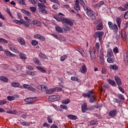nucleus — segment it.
<instances>
[{
    "instance_id": "1",
    "label": "nucleus",
    "mask_w": 128,
    "mask_h": 128,
    "mask_svg": "<svg viewBox=\"0 0 128 128\" xmlns=\"http://www.w3.org/2000/svg\"><path fill=\"white\" fill-rule=\"evenodd\" d=\"M64 14L62 13H58V16L54 17V18L57 20V22H62V24L64 26H74V22L72 20H70L68 18H64Z\"/></svg>"
},
{
    "instance_id": "2",
    "label": "nucleus",
    "mask_w": 128,
    "mask_h": 128,
    "mask_svg": "<svg viewBox=\"0 0 128 128\" xmlns=\"http://www.w3.org/2000/svg\"><path fill=\"white\" fill-rule=\"evenodd\" d=\"M84 10L86 12V14L92 18L93 20H96V15H94V11L90 8V7H85L84 8Z\"/></svg>"
},
{
    "instance_id": "3",
    "label": "nucleus",
    "mask_w": 128,
    "mask_h": 128,
    "mask_svg": "<svg viewBox=\"0 0 128 128\" xmlns=\"http://www.w3.org/2000/svg\"><path fill=\"white\" fill-rule=\"evenodd\" d=\"M46 4L38 2V6L41 12L43 14H48V12L46 8V6L44 5Z\"/></svg>"
},
{
    "instance_id": "4",
    "label": "nucleus",
    "mask_w": 128,
    "mask_h": 128,
    "mask_svg": "<svg viewBox=\"0 0 128 128\" xmlns=\"http://www.w3.org/2000/svg\"><path fill=\"white\" fill-rule=\"evenodd\" d=\"M104 32L98 31L94 34L93 36L95 40L98 38L99 42H102V36H104Z\"/></svg>"
},
{
    "instance_id": "5",
    "label": "nucleus",
    "mask_w": 128,
    "mask_h": 128,
    "mask_svg": "<svg viewBox=\"0 0 128 128\" xmlns=\"http://www.w3.org/2000/svg\"><path fill=\"white\" fill-rule=\"evenodd\" d=\"M108 26L110 30H114L115 34H116V32H118V25H116V24H114V23L112 22H108Z\"/></svg>"
},
{
    "instance_id": "6",
    "label": "nucleus",
    "mask_w": 128,
    "mask_h": 128,
    "mask_svg": "<svg viewBox=\"0 0 128 128\" xmlns=\"http://www.w3.org/2000/svg\"><path fill=\"white\" fill-rule=\"evenodd\" d=\"M26 88L28 90H32V92H36V88H32L30 85H28V84H23V86H21L20 87V88Z\"/></svg>"
},
{
    "instance_id": "7",
    "label": "nucleus",
    "mask_w": 128,
    "mask_h": 128,
    "mask_svg": "<svg viewBox=\"0 0 128 128\" xmlns=\"http://www.w3.org/2000/svg\"><path fill=\"white\" fill-rule=\"evenodd\" d=\"M60 100V95H54L48 98L49 102H56V100Z\"/></svg>"
},
{
    "instance_id": "8",
    "label": "nucleus",
    "mask_w": 128,
    "mask_h": 128,
    "mask_svg": "<svg viewBox=\"0 0 128 128\" xmlns=\"http://www.w3.org/2000/svg\"><path fill=\"white\" fill-rule=\"evenodd\" d=\"M90 54L92 60L93 62H94V60H96V52H94V48H92V46H90Z\"/></svg>"
},
{
    "instance_id": "9",
    "label": "nucleus",
    "mask_w": 128,
    "mask_h": 128,
    "mask_svg": "<svg viewBox=\"0 0 128 128\" xmlns=\"http://www.w3.org/2000/svg\"><path fill=\"white\" fill-rule=\"evenodd\" d=\"M38 100L36 97L27 98L25 100L26 102H27L28 104H32L34 102H36Z\"/></svg>"
},
{
    "instance_id": "10",
    "label": "nucleus",
    "mask_w": 128,
    "mask_h": 128,
    "mask_svg": "<svg viewBox=\"0 0 128 128\" xmlns=\"http://www.w3.org/2000/svg\"><path fill=\"white\" fill-rule=\"evenodd\" d=\"M88 94L83 93L82 94V96H83V98H89L92 96V94H94V92H92V90H88Z\"/></svg>"
},
{
    "instance_id": "11",
    "label": "nucleus",
    "mask_w": 128,
    "mask_h": 128,
    "mask_svg": "<svg viewBox=\"0 0 128 128\" xmlns=\"http://www.w3.org/2000/svg\"><path fill=\"white\" fill-rule=\"evenodd\" d=\"M75 2L76 4L74 6V8L76 10V12L80 10V0H76Z\"/></svg>"
},
{
    "instance_id": "12",
    "label": "nucleus",
    "mask_w": 128,
    "mask_h": 128,
    "mask_svg": "<svg viewBox=\"0 0 128 128\" xmlns=\"http://www.w3.org/2000/svg\"><path fill=\"white\" fill-rule=\"evenodd\" d=\"M104 4V1H100L98 4H94V8H100Z\"/></svg>"
},
{
    "instance_id": "13",
    "label": "nucleus",
    "mask_w": 128,
    "mask_h": 128,
    "mask_svg": "<svg viewBox=\"0 0 128 128\" xmlns=\"http://www.w3.org/2000/svg\"><path fill=\"white\" fill-rule=\"evenodd\" d=\"M108 116L110 118H114L116 116V110H111L108 113Z\"/></svg>"
},
{
    "instance_id": "14",
    "label": "nucleus",
    "mask_w": 128,
    "mask_h": 128,
    "mask_svg": "<svg viewBox=\"0 0 128 128\" xmlns=\"http://www.w3.org/2000/svg\"><path fill=\"white\" fill-rule=\"evenodd\" d=\"M124 62L126 66L128 65V52H124Z\"/></svg>"
},
{
    "instance_id": "15",
    "label": "nucleus",
    "mask_w": 128,
    "mask_h": 128,
    "mask_svg": "<svg viewBox=\"0 0 128 128\" xmlns=\"http://www.w3.org/2000/svg\"><path fill=\"white\" fill-rule=\"evenodd\" d=\"M88 98H90L89 102L90 104H94V102L96 100V96H94V94H92V96Z\"/></svg>"
},
{
    "instance_id": "16",
    "label": "nucleus",
    "mask_w": 128,
    "mask_h": 128,
    "mask_svg": "<svg viewBox=\"0 0 128 128\" xmlns=\"http://www.w3.org/2000/svg\"><path fill=\"white\" fill-rule=\"evenodd\" d=\"M114 80L118 86H122V80L118 76H114Z\"/></svg>"
},
{
    "instance_id": "17",
    "label": "nucleus",
    "mask_w": 128,
    "mask_h": 128,
    "mask_svg": "<svg viewBox=\"0 0 128 128\" xmlns=\"http://www.w3.org/2000/svg\"><path fill=\"white\" fill-rule=\"evenodd\" d=\"M116 22L118 26V28H120V26L122 24V18L118 17L116 18Z\"/></svg>"
},
{
    "instance_id": "18",
    "label": "nucleus",
    "mask_w": 128,
    "mask_h": 128,
    "mask_svg": "<svg viewBox=\"0 0 128 128\" xmlns=\"http://www.w3.org/2000/svg\"><path fill=\"white\" fill-rule=\"evenodd\" d=\"M104 28V25L102 22H100L96 27V30H102Z\"/></svg>"
},
{
    "instance_id": "19",
    "label": "nucleus",
    "mask_w": 128,
    "mask_h": 128,
    "mask_svg": "<svg viewBox=\"0 0 128 128\" xmlns=\"http://www.w3.org/2000/svg\"><path fill=\"white\" fill-rule=\"evenodd\" d=\"M82 112H84L86 110H88V104L84 103L82 106Z\"/></svg>"
},
{
    "instance_id": "20",
    "label": "nucleus",
    "mask_w": 128,
    "mask_h": 128,
    "mask_svg": "<svg viewBox=\"0 0 128 128\" xmlns=\"http://www.w3.org/2000/svg\"><path fill=\"white\" fill-rule=\"evenodd\" d=\"M80 72L82 74H86V65H83L82 66L81 68H80Z\"/></svg>"
},
{
    "instance_id": "21",
    "label": "nucleus",
    "mask_w": 128,
    "mask_h": 128,
    "mask_svg": "<svg viewBox=\"0 0 128 128\" xmlns=\"http://www.w3.org/2000/svg\"><path fill=\"white\" fill-rule=\"evenodd\" d=\"M56 92V88H51L48 89L46 91V93L47 94H54V92Z\"/></svg>"
},
{
    "instance_id": "22",
    "label": "nucleus",
    "mask_w": 128,
    "mask_h": 128,
    "mask_svg": "<svg viewBox=\"0 0 128 128\" xmlns=\"http://www.w3.org/2000/svg\"><path fill=\"white\" fill-rule=\"evenodd\" d=\"M107 81L108 82L109 84H110V86H116V82L114 80L108 79Z\"/></svg>"
},
{
    "instance_id": "23",
    "label": "nucleus",
    "mask_w": 128,
    "mask_h": 128,
    "mask_svg": "<svg viewBox=\"0 0 128 128\" xmlns=\"http://www.w3.org/2000/svg\"><path fill=\"white\" fill-rule=\"evenodd\" d=\"M6 112L7 114H18V112L15 110H7Z\"/></svg>"
},
{
    "instance_id": "24",
    "label": "nucleus",
    "mask_w": 128,
    "mask_h": 128,
    "mask_svg": "<svg viewBox=\"0 0 128 128\" xmlns=\"http://www.w3.org/2000/svg\"><path fill=\"white\" fill-rule=\"evenodd\" d=\"M36 68L38 70L41 72H43L44 74V72H46V70L42 66H36Z\"/></svg>"
},
{
    "instance_id": "25",
    "label": "nucleus",
    "mask_w": 128,
    "mask_h": 128,
    "mask_svg": "<svg viewBox=\"0 0 128 128\" xmlns=\"http://www.w3.org/2000/svg\"><path fill=\"white\" fill-rule=\"evenodd\" d=\"M21 12L23 14H26V16H32V14H30V12H28L24 9L22 10Z\"/></svg>"
},
{
    "instance_id": "26",
    "label": "nucleus",
    "mask_w": 128,
    "mask_h": 128,
    "mask_svg": "<svg viewBox=\"0 0 128 128\" xmlns=\"http://www.w3.org/2000/svg\"><path fill=\"white\" fill-rule=\"evenodd\" d=\"M79 4H80V6H82L84 10L85 8H90V6H86V3L83 0H80Z\"/></svg>"
},
{
    "instance_id": "27",
    "label": "nucleus",
    "mask_w": 128,
    "mask_h": 128,
    "mask_svg": "<svg viewBox=\"0 0 128 128\" xmlns=\"http://www.w3.org/2000/svg\"><path fill=\"white\" fill-rule=\"evenodd\" d=\"M18 42L22 46H24L26 44V41L22 38H20L18 39Z\"/></svg>"
},
{
    "instance_id": "28",
    "label": "nucleus",
    "mask_w": 128,
    "mask_h": 128,
    "mask_svg": "<svg viewBox=\"0 0 128 128\" xmlns=\"http://www.w3.org/2000/svg\"><path fill=\"white\" fill-rule=\"evenodd\" d=\"M112 50V49H108L107 53V58H112L113 55Z\"/></svg>"
},
{
    "instance_id": "29",
    "label": "nucleus",
    "mask_w": 128,
    "mask_h": 128,
    "mask_svg": "<svg viewBox=\"0 0 128 128\" xmlns=\"http://www.w3.org/2000/svg\"><path fill=\"white\" fill-rule=\"evenodd\" d=\"M33 62H34L35 64H37L38 66H40L42 63H40V61L38 58H34Z\"/></svg>"
},
{
    "instance_id": "30",
    "label": "nucleus",
    "mask_w": 128,
    "mask_h": 128,
    "mask_svg": "<svg viewBox=\"0 0 128 128\" xmlns=\"http://www.w3.org/2000/svg\"><path fill=\"white\" fill-rule=\"evenodd\" d=\"M110 68L111 70H118V66H117L116 64H110Z\"/></svg>"
},
{
    "instance_id": "31",
    "label": "nucleus",
    "mask_w": 128,
    "mask_h": 128,
    "mask_svg": "<svg viewBox=\"0 0 128 128\" xmlns=\"http://www.w3.org/2000/svg\"><path fill=\"white\" fill-rule=\"evenodd\" d=\"M107 62L109 64H114V58L112 57H108Z\"/></svg>"
},
{
    "instance_id": "32",
    "label": "nucleus",
    "mask_w": 128,
    "mask_h": 128,
    "mask_svg": "<svg viewBox=\"0 0 128 128\" xmlns=\"http://www.w3.org/2000/svg\"><path fill=\"white\" fill-rule=\"evenodd\" d=\"M55 28H56V32H57L62 34L64 32V30H62V28H60V26H56Z\"/></svg>"
},
{
    "instance_id": "33",
    "label": "nucleus",
    "mask_w": 128,
    "mask_h": 128,
    "mask_svg": "<svg viewBox=\"0 0 128 128\" xmlns=\"http://www.w3.org/2000/svg\"><path fill=\"white\" fill-rule=\"evenodd\" d=\"M70 80H73L74 82H80V79L76 76H71Z\"/></svg>"
},
{
    "instance_id": "34",
    "label": "nucleus",
    "mask_w": 128,
    "mask_h": 128,
    "mask_svg": "<svg viewBox=\"0 0 128 128\" xmlns=\"http://www.w3.org/2000/svg\"><path fill=\"white\" fill-rule=\"evenodd\" d=\"M0 80L4 82H8V78L4 76H0Z\"/></svg>"
},
{
    "instance_id": "35",
    "label": "nucleus",
    "mask_w": 128,
    "mask_h": 128,
    "mask_svg": "<svg viewBox=\"0 0 128 128\" xmlns=\"http://www.w3.org/2000/svg\"><path fill=\"white\" fill-rule=\"evenodd\" d=\"M30 20H28V21H25L24 22V26H26V28H29L30 26Z\"/></svg>"
},
{
    "instance_id": "36",
    "label": "nucleus",
    "mask_w": 128,
    "mask_h": 128,
    "mask_svg": "<svg viewBox=\"0 0 128 128\" xmlns=\"http://www.w3.org/2000/svg\"><path fill=\"white\" fill-rule=\"evenodd\" d=\"M32 23L34 24H36L38 26H42V23H40V21L37 20H34L32 21Z\"/></svg>"
},
{
    "instance_id": "37",
    "label": "nucleus",
    "mask_w": 128,
    "mask_h": 128,
    "mask_svg": "<svg viewBox=\"0 0 128 128\" xmlns=\"http://www.w3.org/2000/svg\"><path fill=\"white\" fill-rule=\"evenodd\" d=\"M68 118H70V120H76V118H78L76 116L72 114H68Z\"/></svg>"
},
{
    "instance_id": "38",
    "label": "nucleus",
    "mask_w": 128,
    "mask_h": 128,
    "mask_svg": "<svg viewBox=\"0 0 128 128\" xmlns=\"http://www.w3.org/2000/svg\"><path fill=\"white\" fill-rule=\"evenodd\" d=\"M38 56L42 58V60H46V55L44 54L43 53H40L38 54Z\"/></svg>"
},
{
    "instance_id": "39",
    "label": "nucleus",
    "mask_w": 128,
    "mask_h": 128,
    "mask_svg": "<svg viewBox=\"0 0 128 128\" xmlns=\"http://www.w3.org/2000/svg\"><path fill=\"white\" fill-rule=\"evenodd\" d=\"M20 84V83L16 82H12L11 86H14V88H18Z\"/></svg>"
},
{
    "instance_id": "40",
    "label": "nucleus",
    "mask_w": 128,
    "mask_h": 128,
    "mask_svg": "<svg viewBox=\"0 0 128 128\" xmlns=\"http://www.w3.org/2000/svg\"><path fill=\"white\" fill-rule=\"evenodd\" d=\"M70 102V100L66 99L65 100H62V104H68Z\"/></svg>"
},
{
    "instance_id": "41",
    "label": "nucleus",
    "mask_w": 128,
    "mask_h": 128,
    "mask_svg": "<svg viewBox=\"0 0 128 128\" xmlns=\"http://www.w3.org/2000/svg\"><path fill=\"white\" fill-rule=\"evenodd\" d=\"M95 48L97 52H100V43L98 42H96L95 44Z\"/></svg>"
},
{
    "instance_id": "42",
    "label": "nucleus",
    "mask_w": 128,
    "mask_h": 128,
    "mask_svg": "<svg viewBox=\"0 0 128 128\" xmlns=\"http://www.w3.org/2000/svg\"><path fill=\"white\" fill-rule=\"evenodd\" d=\"M20 124L21 126H30V123H28V122H21L20 123Z\"/></svg>"
},
{
    "instance_id": "43",
    "label": "nucleus",
    "mask_w": 128,
    "mask_h": 128,
    "mask_svg": "<svg viewBox=\"0 0 128 128\" xmlns=\"http://www.w3.org/2000/svg\"><path fill=\"white\" fill-rule=\"evenodd\" d=\"M124 28L125 32H128V22H126V24H124Z\"/></svg>"
},
{
    "instance_id": "44",
    "label": "nucleus",
    "mask_w": 128,
    "mask_h": 128,
    "mask_svg": "<svg viewBox=\"0 0 128 128\" xmlns=\"http://www.w3.org/2000/svg\"><path fill=\"white\" fill-rule=\"evenodd\" d=\"M17 2L19 4H21L22 6H26V1L24 0H17Z\"/></svg>"
},
{
    "instance_id": "45",
    "label": "nucleus",
    "mask_w": 128,
    "mask_h": 128,
    "mask_svg": "<svg viewBox=\"0 0 128 128\" xmlns=\"http://www.w3.org/2000/svg\"><path fill=\"white\" fill-rule=\"evenodd\" d=\"M19 56L21 60H26V54H20L19 55Z\"/></svg>"
},
{
    "instance_id": "46",
    "label": "nucleus",
    "mask_w": 128,
    "mask_h": 128,
    "mask_svg": "<svg viewBox=\"0 0 128 128\" xmlns=\"http://www.w3.org/2000/svg\"><path fill=\"white\" fill-rule=\"evenodd\" d=\"M7 100L10 102H12V100H16V98L14 96H8Z\"/></svg>"
},
{
    "instance_id": "47",
    "label": "nucleus",
    "mask_w": 128,
    "mask_h": 128,
    "mask_svg": "<svg viewBox=\"0 0 128 128\" xmlns=\"http://www.w3.org/2000/svg\"><path fill=\"white\" fill-rule=\"evenodd\" d=\"M67 58V56H62L60 58V60H61V62H64V60H66Z\"/></svg>"
},
{
    "instance_id": "48",
    "label": "nucleus",
    "mask_w": 128,
    "mask_h": 128,
    "mask_svg": "<svg viewBox=\"0 0 128 128\" xmlns=\"http://www.w3.org/2000/svg\"><path fill=\"white\" fill-rule=\"evenodd\" d=\"M51 2H53L54 4H56L58 6H60V1L58 0H49Z\"/></svg>"
},
{
    "instance_id": "49",
    "label": "nucleus",
    "mask_w": 128,
    "mask_h": 128,
    "mask_svg": "<svg viewBox=\"0 0 128 128\" xmlns=\"http://www.w3.org/2000/svg\"><path fill=\"white\" fill-rule=\"evenodd\" d=\"M0 44H8V40L4 38H0Z\"/></svg>"
},
{
    "instance_id": "50",
    "label": "nucleus",
    "mask_w": 128,
    "mask_h": 128,
    "mask_svg": "<svg viewBox=\"0 0 128 128\" xmlns=\"http://www.w3.org/2000/svg\"><path fill=\"white\" fill-rule=\"evenodd\" d=\"M47 88L48 87L46 86L42 85V88H41V90H42V92H46Z\"/></svg>"
},
{
    "instance_id": "51",
    "label": "nucleus",
    "mask_w": 128,
    "mask_h": 128,
    "mask_svg": "<svg viewBox=\"0 0 128 128\" xmlns=\"http://www.w3.org/2000/svg\"><path fill=\"white\" fill-rule=\"evenodd\" d=\"M32 46H36L38 44V41L36 40H32Z\"/></svg>"
},
{
    "instance_id": "52",
    "label": "nucleus",
    "mask_w": 128,
    "mask_h": 128,
    "mask_svg": "<svg viewBox=\"0 0 128 128\" xmlns=\"http://www.w3.org/2000/svg\"><path fill=\"white\" fill-rule=\"evenodd\" d=\"M30 10L32 12H36V7H30Z\"/></svg>"
},
{
    "instance_id": "53",
    "label": "nucleus",
    "mask_w": 128,
    "mask_h": 128,
    "mask_svg": "<svg viewBox=\"0 0 128 128\" xmlns=\"http://www.w3.org/2000/svg\"><path fill=\"white\" fill-rule=\"evenodd\" d=\"M118 98L121 100H124V95L122 94H118Z\"/></svg>"
},
{
    "instance_id": "54",
    "label": "nucleus",
    "mask_w": 128,
    "mask_h": 128,
    "mask_svg": "<svg viewBox=\"0 0 128 128\" xmlns=\"http://www.w3.org/2000/svg\"><path fill=\"white\" fill-rule=\"evenodd\" d=\"M60 108L62 110H68V106L66 105L61 104Z\"/></svg>"
},
{
    "instance_id": "55",
    "label": "nucleus",
    "mask_w": 128,
    "mask_h": 128,
    "mask_svg": "<svg viewBox=\"0 0 128 128\" xmlns=\"http://www.w3.org/2000/svg\"><path fill=\"white\" fill-rule=\"evenodd\" d=\"M118 10H120L121 12H126V10L124 8H122V6L120 7H118Z\"/></svg>"
},
{
    "instance_id": "56",
    "label": "nucleus",
    "mask_w": 128,
    "mask_h": 128,
    "mask_svg": "<svg viewBox=\"0 0 128 128\" xmlns=\"http://www.w3.org/2000/svg\"><path fill=\"white\" fill-rule=\"evenodd\" d=\"M113 52L114 54H118V47L116 46L113 49Z\"/></svg>"
},
{
    "instance_id": "57",
    "label": "nucleus",
    "mask_w": 128,
    "mask_h": 128,
    "mask_svg": "<svg viewBox=\"0 0 128 128\" xmlns=\"http://www.w3.org/2000/svg\"><path fill=\"white\" fill-rule=\"evenodd\" d=\"M40 40H41L42 42H44L46 40V38L44 36L40 35V37L39 38Z\"/></svg>"
},
{
    "instance_id": "58",
    "label": "nucleus",
    "mask_w": 128,
    "mask_h": 128,
    "mask_svg": "<svg viewBox=\"0 0 128 128\" xmlns=\"http://www.w3.org/2000/svg\"><path fill=\"white\" fill-rule=\"evenodd\" d=\"M6 104V101L4 100H0V106H4V104Z\"/></svg>"
},
{
    "instance_id": "59",
    "label": "nucleus",
    "mask_w": 128,
    "mask_h": 128,
    "mask_svg": "<svg viewBox=\"0 0 128 128\" xmlns=\"http://www.w3.org/2000/svg\"><path fill=\"white\" fill-rule=\"evenodd\" d=\"M118 88L119 90H120V92H122V94H124V88H122V86H119L118 87Z\"/></svg>"
},
{
    "instance_id": "60",
    "label": "nucleus",
    "mask_w": 128,
    "mask_h": 128,
    "mask_svg": "<svg viewBox=\"0 0 128 128\" xmlns=\"http://www.w3.org/2000/svg\"><path fill=\"white\" fill-rule=\"evenodd\" d=\"M25 22H26V20H23L21 18L20 19V20H19L20 25L24 24Z\"/></svg>"
},
{
    "instance_id": "61",
    "label": "nucleus",
    "mask_w": 128,
    "mask_h": 128,
    "mask_svg": "<svg viewBox=\"0 0 128 128\" xmlns=\"http://www.w3.org/2000/svg\"><path fill=\"white\" fill-rule=\"evenodd\" d=\"M12 51L14 52H16V54H18L20 52L16 48H12Z\"/></svg>"
},
{
    "instance_id": "62",
    "label": "nucleus",
    "mask_w": 128,
    "mask_h": 128,
    "mask_svg": "<svg viewBox=\"0 0 128 128\" xmlns=\"http://www.w3.org/2000/svg\"><path fill=\"white\" fill-rule=\"evenodd\" d=\"M100 58V62L101 64H104V57H99Z\"/></svg>"
},
{
    "instance_id": "63",
    "label": "nucleus",
    "mask_w": 128,
    "mask_h": 128,
    "mask_svg": "<svg viewBox=\"0 0 128 128\" xmlns=\"http://www.w3.org/2000/svg\"><path fill=\"white\" fill-rule=\"evenodd\" d=\"M4 54H6V56H10V55L12 54V52H10L9 50L6 51L4 52Z\"/></svg>"
},
{
    "instance_id": "64",
    "label": "nucleus",
    "mask_w": 128,
    "mask_h": 128,
    "mask_svg": "<svg viewBox=\"0 0 128 128\" xmlns=\"http://www.w3.org/2000/svg\"><path fill=\"white\" fill-rule=\"evenodd\" d=\"M124 18H125V20H126L128 18V11L126 12L124 14Z\"/></svg>"
}]
</instances>
